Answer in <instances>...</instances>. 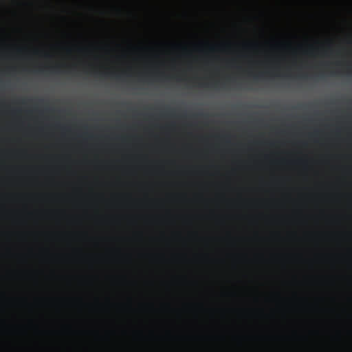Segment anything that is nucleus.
<instances>
[{"label": "nucleus", "mask_w": 352, "mask_h": 352, "mask_svg": "<svg viewBox=\"0 0 352 352\" xmlns=\"http://www.w3.org/2000/svg\"><path fill=\"white\" fill-rule=\"evenodd\" d=\"M11 1H12V3L14 6H21V5L29 3V2L21 1H19V0H11Z\"/></svg>", "instance_id": "nucleus-1"}]
</instances>
